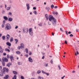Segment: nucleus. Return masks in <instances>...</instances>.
<instances>
[{
    "mask_svg": "<svg viewBox=\"0 0 79 79\" xmlns=\"http://www.w3.org/2000/svg\"><path fill=\"white\" fill-rule=\"evenodd\" d=\"M21 79H24V77H23V76H21Z\"/></svg>",
    "mask_w": 79,
    "mask_h": 79,
    "instance_id": "48",
    "label": "nucleus"
},
{
    "mask_svg": "<svg viewBox=\"0 0 79 79\" xmlns=\"http://www.w3.org/2000/svg\"><path fill=\"white\" fill-rule=\"evenodd\" d=\"M2 69V66H0V70H1Z\"/></svg>",
    "mask_w": 79,
    "mask_h": 79,
    "instance_id": "62",
    "label": "nucleus"
},
{
    "mask_svg": "<svg viewBox=\"0 0 79 79\" xmlns=\"http://www.w3.org/2000/svg\"><path fill=\"white\" fill-rule=\"evenodd\" d=\"M18 27V26H16L15 27V29H17Z\"/></svg>",
    "mask_w": 79,
    "mask_h": 79,
    "instance_id": "61",
    "label": "nucleus"
},
{
    "mask_svg": "<svg viewBox=\"0 0 79 79\" xmlns=\"http://www.w3.org/2000/svg\"><path fill=\"white\" fill-rule=\"evenodd\" d=\"M3 18L5 21H8V18H7L6 16H3Z\"/></svg>",
    "mask_w": 79,
    "mask_h": 79,
    "instance_id": "11",
    "label": "nucleus"
},
{
    "mask_svg": "<svg viewBox=\"0 0 79 79\" xmlns=\"http://www.w3.org/2000/svg\"><path fill=\"white\" fill-rule=\"evenodd\" d=\"M2 27H4V25H2Z\"/></svg>",
    "mask_w": 79,
    "mask_h": 79,
    "instance_id": "58",
    "label": "nucleus"
},
{
    "mask_svg": "<svg viewBox=\"0 0 79 79\" xmlns=\"http://www.w3.org/2000/svg\"><path fill=\"white\" fill-rule=\"evenodd\" d=\"M28 60H29V62H33V60H32V58H31V57H30L28 58Z\"/></svg>",
    "mask_w": 79,
    "mask_h": 79,
    "instance_id": "10",
    "label": "nucleus"
},
{
    "mask_svg": "<svg viewBox=\"0 0 79 79\" xmlns=\"http://www.w3.org/2000/svg\"><path fill=\"white\" fill-rule=\"evenodd\" d=\"M12 79H16V76L14 75V77H12Z\"/></svg>",
    "mask_w": 79,
    "mask_h": 79,
    "instance_id": "26",
    "label": "nucleus"
},
{
    "mask_svg": "<svg viewBox=\"0 0 79 79\" xmlns=\"http://www.w3.org/2000/svg\"><path fill=\"white\" fill-rule=\"evenodd\" d=\"M3 24H5V21L4 20L3 21Z\"/></svg>",
    "mask_w": 79,
    "mask_h": 79,
    "instance_id": "49",
    "label": "nucleus"
},
{
    "mask_svg": "<svg viewBox=\"0 0 79 79\" xmlns=\"http://www.w3.org/2000/svg\"><path fill=\"white\" fill-rule=\"evenodd\" d=\"M58 67L59 68V69L60 70L61 69V68L60 67V65H58Z\"/></svg>",
    "mask_w": 79,
    "mask_h": 79,
    "instance_id": "42",
    "label": "nucleus"
},
{
    "mask_svg": "<svg viewBox=\"0 0 79 79\" xmlns=\"http://www.w3.org/2000/svg\"><path fill=\"white\" fill-rule=\"evenodd\" d=\"M45 18H46V20H48V15H47V14H46L45 15Z\"/></svg>",
    "mask_w": 79,
    "mask_h": 79,
    "instance_id": "20",
    "label": "nucleus"
},
{
    "mask_svg": "<svg viewBox=\"0 0 79 79\" xmlns=\"http://www.w3.org/2000/svg\"><path fill=\"white\" fill-rule=\"evenodd\" d=\"M33 10H36V7H33Z\"/></svg>",
    "mask_w": 79,
    "mask_h": 79,
    "instance_id": "55",
    "label": "nucleus"
},
{
    "mask_svg": "<svg viewBox=\"0 0 79 79\" xmlns=\"http://www.w3.org/2000/svg\"><path fill=\"white\" fill-rule=\"evenodd\" d=\"M32 28H30L29 29V32H32Z\"/></svg>",
    "mask_w": 79,
    "mask_h": 79,
    "instance_id": "31",
    "label": "nucleus"
},
{
    "mask_svg": "<svg viewBox=\"0 0 79 79\" xmlns=\"http://www.w3.org/2000/svg\"><path fill=\"white\" fill-rule=\"evenodd\" d=\"M13 73L14 74H15V75L17 74H18V73L16 71H13Z\"/></svg>",
    "mask_w": 79,
    "mask_h": 79,
    "instance_id": "19",
    "label": "nucleus"
},
{
    "mask_svg": "<svg viewBox=\"0 0 79 79\" xmlns=\"http://www.w3.org/2000/svg\"><path fill=\"white\" fill-rule=\"evenodd\" d=\"M50 62H51V63H52V64L53 63V61H52V60H51Z\"/></svg>",
    "mask_w": 79,
    "mask_h": 79,
    "instance_id": "59",
    "label": "nucleus"
},
{
    "mask_svg": "<svg viewBox=\"0 0 79 79\" xmlns=\"http://www.w3.org/2000/svg\"><path fill=\"white\" fill-rule=\"evenodd\" d=\"M11 29V26L9 23H7L6 25L5 29L6 30H10Z\"/></svg>",
    "mask_w": 79,
    "mask_h": 79,
    "instance_id": "1",
    "label": "nucleus"
},
{
    "mask_svg": "<svg viewBox=\"0 0 79 79\" xmlns=\"http://www.w3.org/2000/svg\"><path fill=\"white\" fill-rule=\"evenodd\" d=\"M10 59L11 62L13 63V62H14L15 60L14 59V57H13V56L11 55L10 57Z\"/></svg>",
    "mask_w": 79,
    "mask_h": 79,
    "instance_id": "7",
    "label": "nucleus"
},
{
    "mask_svg": "<svg viewBox=\"0 0 79 79\" xmlns=\"http://www.w3.org/2000/svg\"><path fill=\"white\" fill-rule=\"evenodd\" d=\"M45 74L47 75V76H49V73H45Z\"/></svg>",
    "mask_w": 79,
    "mask_h": 79,
    "instance_id": "47",
    "label": "nucleus"
},
{
    "mask_svg": "<svg viewBox=\"0 0 79 79\" xmlns=\"http://www.w3.org/2000/svg\"><path fill=\"white\" fill-rule=\"evenodd\" d=\"M45 66H46V67H47V66H48V64H45Z\"/></svg>",
    "mask_w": 79,
    "mask_h": 79,
    "instance_id": "57",
    "label": "nucleus"
},
{
    "mask_svg": "<svg viewBox=\"0 0 79 79\" xmlns=\"http://www.w3.org/2000/svg\"><path fill=\"white\" fill-rule=\"evenodd\" d=\"M26 6L27 7V10H29L30 9V6L29 5V4H27Z\"/></svg>",
    "mask_w": 79,
    "mask_h": 79,
    "instance_id": "9",
    "label": "nucleus"
},
{
    "mask_svg": "<svg viewBox=\"0 0 79 79\" xmlns=\"http://www.w3.org/2000/svg\"><path fill=\"white\" fill-rule=\"evenodd\" d=\"M17 63L18 64V65H22V62H19Z\"/></svg>",
    "mask_w": 79,
    "mask_h": 79,
    "instance_id": "22",
    "label": "nucleus"
},
{
    "mask_svg": "<svg viewBox=\"0 0 79 79\" xmlns=\"http://www.w3.org/2000/svg\"><path fill=\"white\" fill-rule=\"evenodd\" d=\"M5 72H6L8 73V72H9V69L6 67L3 68V70L2 71V72L4 73Z\"/></svg>",
    "mask_w": 79,
    "mask_h": 79,
    "instance_id": "2",
    "label": "nucleus"
},
{
    "mask_svg": "<svg viewBox=\"0 0 79 79\" xmlns=\"http://www.w3.org/2000/svg\"><path fill=\"white\" fill-rule=\"evenodd\" d=\"M16 53L17 54H18L19 55H20V54H21V52L18 51H16Z\"/></svg>",
    "mask_w": 79,
    "mask_h": 79,
    "instance_id": "23",
    "label": "nucleus"
},
{
    "mask_svg": "<svg viewBox=\"0 0 79 79\" xmlns=\"http://www.w3.org/2000/svg\"><path fill=\"white\" fill-rule=\"evenodd\" d=\"M2 64L3 66H5V61H3L2 62Z\"/></svg>",
    "mask_w": 79,
    "mask_h": 79,
    "instance_id": "24",
    "label": "nucleus"
},
{
    "mask_svg": "<svg viewBox=\"0 0 79 79\" xmlns=\"http://www.w3.org/2000/svg\"><path fill=\"white\" fill-rule=\"evenodd\" d=\"M7 58H10V55H7Z\"/></svg>",
    "mask_w": 79,
    "mask_h": 79,
    "instance_id": "43",
    "label": "nucleus"
},
{
    "mask_svg": "<svg viewBox=\"0 0 79 79\" xmlns=\"http://www.w3.org/2000/svg\"><path fill=\"white\" fill-rule=\"evenodd\" d=\"M41 73V71H40V70H38L37 71V73L38 74H39V73Z\"/></svg>",
    "mask_w": 79,
    "mask_h": 79,
    "instance_id": "37",
    "label": "nucleus"
},
{
    "mask_svg": "<svg viewBox=\"0 0 79 79\" xmlns=\"http://www.w3.org/2000/svg\"><path fill=\"white\" fill-rule=\"evenodd\" d=\"M64 43L65 44H68V42H67V41H66V40L65 41Z\"/></svg>",
    "mask_w": 79,
    "mask_h": 79,
    "instance_id": "44",
    "label": "nucleus"
},
{
    "mask_svg": "<svg viewBox=\"0 0 79 79\" xmlns=\"http://www.w3.org/2000/svg\"><path fill=\"white\" fill-rule=\"evenodd\" d=\"M3 52V51L2 50H0V53H2Z\"/></svg>",
    "mask_w": 79,
    "mask_h": 79,
    "instance_id": "40",
    "label": "nucleus"
},
{
    "mask_svg": "<svg viewBox=\"0 0 79 79\" xmlns=\"http://www.w3.org/2000/svg\"><path fill=\"white\" fill-rule=\"evenodd\" d=\"M64 77H65V76H64L63 77H61V79H64Z\"/></svg>",
    "mask_w": 79,
    "mask_h": 79,
    "instance_id": "51",
    "label": "nucleus"
},
{
    "mask_svg": "<svg viewBox=\"0 0 79 79\" xmlns=\"http://www.w3.org/2000/svg\"><path fill=\"white\" fill-rule=\"evenodd\" d=\"M5 51L6 52H10V50L8 49V48H6L5 49Z\"/></svg>",
    "mask_w": 79,
    "mask_h": 79,
    "instance_id": "15",
    "label": "nucleus"
},
{
    "mask_svg": "<svg viewBox=\"0 0 79 79\" xmlns=\"http://www.w3.org/2000/svg\"><path fill=\"white\" fill-rule=\"evenodd\" d=\"M48 24L49 25H51V23H49V22H48Z\"/></svg>",
    "mask_w": 79,
    "mask_h": 79,
    "instance_id": "64",
    "label": "nucleus"
},
{
    "mask_svg": "<svg viewBox=\"0 0 79 79\" xmlns=\"http://www.w3.org/2000/svg\"><path fill=\"white\" fill-rule=\"evenodd\" d=\"M11 8V7H9L7 8L6 10H10Z\"/></svg>",
    "mask_w": 79,
    "mask_h": 79,
    "instance_id": "29",
    "label": "nucleus"
},
{
    "mask_svg": "<svg viewBox=\"0 0 79 79\" xmlns=\"http://www.w3.org/2000/svg\"><path fill=\"white\" fill-rule=\"evenodd\" d=\"M51 8L53 9V8H54V5H53L52 4L51 6Z\"/></svg>",
    "mask_w": 79,
    "mask_h": 79,
    "instance_id": "32",
    "label": "nucleus"
},
{
    "mask_svg": "<svg viewBox=\"0 0 79 79\" xmlns=\"http://www.w3.org/2000/svg\"><path fill=\"white\" fill-rule=\"evenodd\" d=\"M8 21H9L10 22H11L12 21H13V18L10 17L8 19Z\"/></svg>",
    "mask_w": 79,
    "mask_h": 79,
    "instance_id": "12",
    "label": "nucleus"
},
{
    "mask_svg": "<svg viewBox=\"0 0 79 79\" xmlns=\"http://www.w3.org/2000/svg\"><path fill=\"white\" fill-rule=\"evenodd\" d=\"M15 44H17L18 43V40L17 39H15Z\"/></svg>",
    "mask_w": 79,
    "mask_h": 79,
    "instance_id": "35",
    "label": "nucleus"
},
{
    "mask_svg": "<svg viewBox=\"0 0 79 79\" xmlns=\"http://www.w3.org/2000/svg\"><path fill=\"white\" fill-rule=\"evenodd\" d=\"M57 8H58V6H55L54 7V8L55 9Z\"/></svg>",
    "mask_w": 79,
    "mask_h": 79,
    "instance_id": "63",
    "label": "nucleus"
},
{
    "mask_svg": "<svg viewBox=\"0 0 79 79\" xmlns=\"http://www.w3.org/2000/svg\"><path fill=\"white\" fill-rule=\"evenodd\" d=\"M8 15H10V16H12V13L11 12H9L8 14Z\"/></svg>",
    "mask_w": 79,
    "mask_h": 79,
    "instance_id": "30",
    "label": "nucleus"
},
{
    "mask_svg": "<svg viewBox=\"0 0 79 79\" xmlns=\"http://www.w3.org/2000/svg\"><path fill=\"white\" fill-rule=\"evenodd\" d=\"M21 46H18L17 48L18 50L20 49V48H24V44H23V43H21L20 44Z\"/></svg>",
    "mask_w": 79,
    "mask_h": 79,
    "instance_id": "5",
    "label": "nucleus"
},
{
    "mask_svg": "<svg viewBox=\"0 0 79 79\" xmlns=\"http://www.w3.org/2000/svg\"><path fill=\"white\" fill-rule=\"evenodd\" d=\"M41 72L42 73H44V74H45V73H46L45 72H44V71L42 70L41 71Z\"/></svg>",
    "mask_w": 79,
    "mask_h": 79,
    "instance_id": "39",
    "label": "nucleus"
},
{
    "mask_svg": "<svg viewBox=\"0 0 79 79\" xmlns=\"http://www.w3.org/2000/svg\"><path fill=\"white\" fill-rule=\"evenodd\" d=\"M29 55H32V52H31V51H30L29 52Z\"/></svg>",
    "mask_w": 79,
    "mask_h": 79,
    "instance_id": "41",
    "label": "nucleus"
},
{
    "mask_svg": "<svg viewBox=\"0 0 79 79\" xmlns=\"http://www.w3.org/2000/svg\"><path fill=\"white\" fill-rule=\"evenodd\" d=\"M46 10H48V11L50 10V8L48 7H46Z\"/></svg>",
    "mask_w": 79,
    "mask_h": 79,
    "instance_id": "17",
    "label": "nucleus"
},
{
    "mask_svg": "<svg viewBox=\"0 0 79 79\" xmlns=\"http://www.w3.org/2000/svg\"><path fill=\"white\" fill-rule=\"evenodd\" d=\"M73 34H71L70 35V37H73Z\"/></svg>",
    "mask_w": 79,
    "mask_h": 79,
    "instance_id": "50",
    "label": "nucleus"
},
{
    "mask_svg": "<svg viewBox=\"0 0 79 79\" xmlns=\"http://www.w3.org/2000/svg\"><path fill=\"white\" fill-rule=\"evenodd\" d=\"M66 34L67 35H68V31H65Z\"/></svg>",
    "mask_w": 79,
    "mask_h": 79,
    "instance_id": "46",
    "label": "nucleus"
},
{
    "mask_svg": "<svg viewBox=\"0 0 79 79\" xmlns=\"http://www.w3.org/2000/svg\"><path fill=\"white\" fill-rule=\"evenodd\" d=\"M34 13V14H35V15H37V11H36V10H35L33 12Z\"/></svg>",
    "mask_w": 79,
    "mask_h": 79,
    "instance_id": "33",
    "label": "nucleus"
},
{
    "mask_svg": "<svg viewBox=\"0 0 79 79\" xmlns=\"http://www.w3.org/2000/svg\"><path fill=\"white\" fill-rule=\"evenodd\" d=\"M6 44L7 45H8V46H9V47H10L11 46V43H9V42H7L6 43Z\"/></svg>",
    "mask_w": 79,
    "mask_h": 79,
    "instance_id": "14",
    "label": "nucleus"
},
{
    "mask_svg": "<svg viewBox=\"0 0 79 79\" xmlns=\"http://www.w3.org/2000/svg\"><path fill=\"white\" fill-rule=\"evenodd\" d=\"M10 42H13V38L11 37L10 38Z\"/></svg>",
    "mask_w": 79,
    "mask_h": 79,
    "instance_id": "21",
    "label": "nucleus"
},
{
    "mask_svg": "<svg viewBox=\"0 0 79 79\" xmlns=\"http://www.w3.org/2000/svg\"><path fill=\"white\" fill-rule=\"evenodd\" d=\"M0 50H2V47L1 46H0Z\"/></svg>",
    "mask_w": 79,
    "mask_h": 79,
    "instance_id": "54",
    "label": "nucleus"
},
{
    "mask_svg": "<svg viewBox=\"0 0 79 79\" xmlns=\"http://www.w3.org/2000/svg\"><path fill=\"white\" fill-rule=\"evenodd\" d=\"M39 26H42V23H40L39 24H38Z\"/></svg>",
    "mask_w": 79,
    "mask_h": 79,
    "instance_id": "34",
    "label": "nucleus"
},
{
    "mask_svg": "<svg viewBox=\"0 0 79 79\" xmlns=\"http://www.w3.org/2000/svg\"><path fill=\"white\" fill-rule=\"evenodd\" d=\"M2 73H0V76H3V72H2Z\"/></svg>",
    "mask_w": 79,
    "mask_h": 79,
    "instance_id": "36",
    "label": "nucleus"
},
{
    "mask_svg": "<svg viewBox=\"0 0 79 79\" xmlns=\"http://www.w3.org/2000/svg\"><path fill=\"white\" fill-rule=\"evenodd\" d=\"M68 34H71V31H69L68 32Z\"/></svg>",
    "mask_w": 79,
    "mask_h": 79,
    "instance_id": "60",
    "label": "nucleus"
},
{
    "mask_svg": "<svg viewBox=\"0 0 79 79\" xmlns=\"http://www.w3.org/2000/svg\"><path fill=\"white\" fill-rule=\"evenodd\" d=\"M29 33L31 35H33V33L32 32V31L29 32Z\"/></svg>",
    "mask_w": 79,
    "mask_h": 79,
    "instance_id": "25",
    "label": "nucleus"
},
{
    "mask_svg": "<svg viewBox=\"0 0 79 79\" xmlns=\"http://www.w3.org/2000/svg\"><path fill=\"white\" fill-rule=\"evenodd\" d=\"M11 63H8L6 64V66L8 67H10V65H11Z\"/></svg>",
    "mask_w": 79,
    "mask_h": 79,
    "instance_id": "16",
    "label": "nucleus"
},
{
    "mask_svg": "<svg viewBox=\"0 0 79 79\" xmlns=\"http://www.w3.org/2000/svg\"><path fill=\"white\" fill-rule=\"evenodd\" d=\"M76 50L77 51V55H79V52H78V51H77V48H76Z\"/></svg>",
    "mask_w": 79,
    "mask_h": 79,
    "instance_id": "38",
    "label": "nucleus"
},
{
    "mask_svg": "<svg viewBox=\"0 0 79 79\" xmlns=\"http://www.w3.org/2000/svg\"><path fill=\"white\" fill-rule=\"evenodd\" d=\"M23 32L24 33H26V32L27 33V32H28V28H23Z\"/></svg>",
    "mask_w": 79,
    "mask_h": 79,
    "instance_id": "6",
    "label": "nucleus"
},
{
    "mask_svg": "<svg viewBox=\"0 0 79 79\" xmlns=\"http://www.w3.org/2000/svg\"><path fill=\"white\" fill-rule=\"evenodd\" d=\"M2 61H4V62L5 61L6 62H8V60L6 57H3L2 58Z\"/></svg>",
    "mask_w": 79,
    "mask_h": 79,
    "instance_id": "8",
    "label": "nucleus"
},
{
    "mask_svg": "<svg viewBox=\"0 0 79 79\" xmlns=\"http://www.w3.org/2000/svg\"><path fill=\"white\" fill-rule=\"evenodd\" d=\"M10 35L9 34H7L6 35V39L7 40H9L10 38Z\"/></svg>",
    "mask_w": 79,
    "mask_h": 79,
    "instance_id": "13",
    "label": "nucleus"
},
{
    "mask_svg": "<svg viewBox=\"0 0 79 79\" xmlns=\"http://www.w3.org/2000/svg\"><path fill=\"white\" fill-rule=\"evenodd\" d=\"M25 51H26V53H28V49H27V48H26Z\"/></svg>",
    "mask_w": 79,
    "mask_h": 79,
    "instance_id": "28",
    "label": "nucleus"
},
{
    "mask_svg": "<svg viewBox=\"0 0 79 79\" xmlns=\"http://www.w3.org/2000/svg\"><path fill=\"white\" fill-rule=\"evenodd\" d=\"M3 40H5V36L4 35L2 37Z\"/></svg>",
    "mask_w": 79,
    "mask_h": 79,
    "instance_id": "27",
    "label": "nucleus"
},
{
    "mask_svg": "<svg viewBox=\"0 0 79 79\" xmlns=\"http://www.w3.org/2000/svg\"><path fill=\"white\" fill-rule=\"evenodd\" d=\"M76 32H78V31H79V30L78 29H76Z\"/></svg>",
    "mask_w": 79,
    "mask_h": 79,
    "instance_id": "53",
    "label": "nucleus"
},
{
    "mask_svg": "<svg viewBox=\"0 0 79 79\" xmlns=\"http://www.w3.org/2000/svg\"><path fill=\"white\" fill-rule=\"evenodd\" d=\"M51 21H52V23L53 24V26H55L56 24V19H54L52 20Z\"/></svg>",
    "mask_w": 79,
    "mask_h": 79,
    "instance_id": "3",
    "label": "nucleus"
},
{
    "mask_svg": "<svg viewBox=\"0 0 79 79\" xmlns=\"http://www.w3.org/2000/svg\"><path fill=\"white\" fill-rule=\"evenodd\" d=\"M38 79H44V77H41L40 76H38Z\"/></svg>",
    "mask_w": 79,
    "mask_h": 79,
    "instance_id": "18",
    "label": "nucleus"
},
{
    "mask_svg": "<svg viewBox=\"0 0 79 79\" xmlns=\"http://www.w3.org/2000/svg\"><path fill=\"white\" fill-rule=\"evenodd\" d=\"M48 19L49 21H52V20H53L54 19V17H53V16L51 15H49L48 16Z\"/></svg>",
    "mask_w": 79,
    "mask_h": 79,
    "instance_id": "4",
    "label": "nucleus"
},
{
    "mask_svg": "<svg viewBox=\"0 0 79 79\" xmlns=\"http://www.w3.org/2000/svg\"><path fill=\"white\" fill-rule=\"evenodd\" d=\"M5 10H2V14H4V13H5Z\"/></svg>",
    "mask_w": 79,
    "mask_h": 79,
    "instance_id": "45",
    "label": "nucleus"
},
{
    "mask_svg": "<svg viewBox=\"0 0 79 79\" xmlns=\"http://www.w3.org/2000/svg\"><path fill=\"white\" fill-rule=\"evenodd\" d=\"M44 58H45V56H43L42 57V59H44Z\"/></svg>",
    "mask_w": 79,
    "mask_h": 79,
    "instance_id": "56",
    "label": "nucleus"
},
{
    "mask_svg": "<svg viewBox=\"0 0 79 79\" xmlns=\"http://www.w3.org/2000/svg\"><path fill=\"white\" fill-rule=\"evenodd\" d=\"M6 55V54L5 52L3 53V55H4V56H5V55Z\"/></svg>",
    "mask_w": 79,
    "mask_h": 79,
    "instance_id": "52",
    "label": "nucleus"
}]
</instances>
